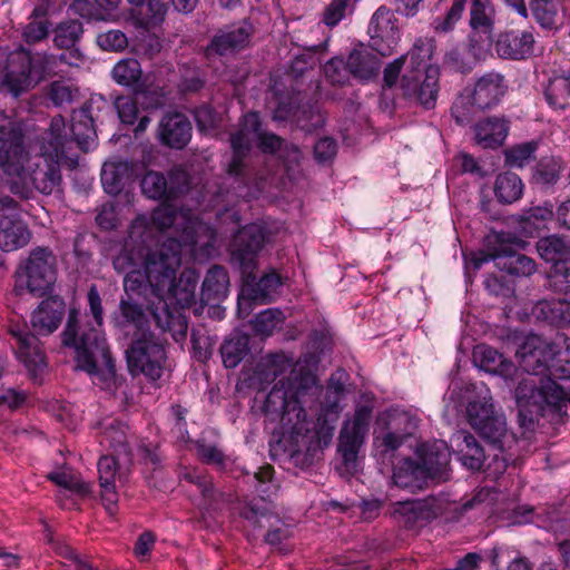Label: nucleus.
I'll list each match as a JSON object with an SVG mask.
<instances>
[{
	"label": "nucleus",
	"instance_id": "1",
	"mask_svg": "<svg viewBox=\"0 0 570 570\" xmlns=\"http://www.w3.org/2000/svg\"><path fill=\"white\" fill-rule=\"evenodd\" d=\"M289 368L287 377L279 379L267 394L264 413L271 421H279L281 434L292 445L293 456L301 453L311 454L327 446L333 438L334 425L326 420L318 425L307 419L303 404L306 397H317L321 386L316 376L305 367H293L284 355L272 360L271 372L274 377Z\"/></svg>",
	"mask_w": 570,
	"mask_h": 570
},
{
	"label": "nucleus",
	"instance_id": "2",
	"mask_svg": "<svg viewBox=\"0 0 570 570\" xmlns=\"http://www.w3.org/2000/svg\"><path fill=\"white\" fill-rule=\"evenodd\" d=\"M94 100L86 101L78 110H73L71 126L68 129L65 118L57 115L51 118L48 129L39 139V147L53 157H68L72 155L73 145L82 151H88L96 141Z\"/></svg>",
	"mask_w": 570,
	"mask_h": 570
},
{
	"label": "nucleus",
	"instance_id": "3",
	"mask_svg": "<svg viewBox=\"0 0 570 570\" xmlns=\"http://www.w3.org/2000/svg\"><path fill=\"white\" fill-rule=\"evenodd\" d=\"M61 338L63 346L75 348L78 368L94 375L98 373V362L101 361L108 374L115 375V362L106 338L97 330L81 326L79 309H69Z\"/></svg>",
	"mask_w": 570,
	"mask_h": 570
},
{
	"label": "nucleus",
	"instance_id": "4",
	"mask_svg": "<svg viewBox=\"0 0 570 570\" xmlns=\"http://www.w3.org/2000/svg\"><path fill=\"white\" fill-rule=\"evenodd\" d=\"M528 242L511 232H492L485 237L484 248L474 253L471 263L475 269L493 261L500 271L512 276H530L535 272V262L519 253Z\"/></svg>",
	"mask_w": 570,
	"mask_h": 570
},
{
	"label": "nucleus",
	"instance_id": "5",
	"mask_svg": "<svg viewBox=\"0 0 570 570\" xmlns=\"http://www.w3.org/2000/svg\"><path fill=\"white\" fill-rule=\"evenodd\" d=\"M142 269L149 278V286L157 296H164V289L173 287V277L180 266V244L169 238L163 244L154 243L151 239L144 243Z\"/></svg>",
	"mask_w": 570,
	"mask_h": 570
},
{
	"label": "nucleus",
	"instance_id": "6",
	"mask_svg": "<svg viewBox=\"0 0 570 570\" xmlns=\"http://www.w3.org/2000/svg\"><path fill=\"white\" fill-rule=\"evenodd\" d=\"M49 60L45 53H31L23 47L10 52L0 71L2 85L14 96L38 85L48 71Z\"/></svg>",
	"mask_w": 570,
	"mask_h": 570
},
{
	"label": "nucleus",
	"instance_id": "7",
	"mask_svg": "<svg viewBox=\"0 0 570 570\" xmlns=\"http://www.w3.org/2000/svg\"><path fill=\"white\" fill-rule=\"evenodd\" d=\"M470 426L495 450L503 451L511 436L504 414L497 409L491 396H478L465 409Z\"/></svg>",
	"mask_w": 570,
	"mask_h": 570
},
{
	"label": "nucleus",
	"instance_id": "8",
	"mask_svg": "<svg viewBox=\"0 0 570 570\" xmlns=\"http://www.w3.org/2000/svg\"><path fill=\"white\" fill-rule=\"evenodd\" d=\"M508 90L502 73L490 71L480 77L474 85L471 97H459L451 107V114L460 125L470 122L472 108L489 109L497 106Z\"/></svg>",
	"mask_w": 570,
	"mask_h": 570
},
{
	"label": "nucleus",
	"instance_id": "9",
	"mask_svg": "<svg viewBox=\"0 0 570 570\" xmlns=\"http://www.w3.org/2000/svg\"><path fill=\"white\" fill-rule=\"evenodd\" d=\"M127 365L130 374H144L149 380L160 379L166 361L164 342L154 333L145 337L131 338L126 351Z\"/></svg>",
	"mask_w": 570,
	"mask_h": 570
},
{
	"label": "nucleus",
	"instance_id": "10",
	"mask_svg": "<svg viewBox=\"0 0 570 570\" xmlns=\"http://www.w3.org/2000/svg\"><path fill=\"white\" fill-rule=\"evenodd\" d=\"M372 411L368 404L357 405L353 419L346 421L340 432L338 452L348 473L357 471V454L368 432Z\"/></svg>",
	"mask_w": 570,
	"mask_h": 570
},
{
	"label": "nucleus",
	"instance_id": "11",
	"mask_svg": "<svg viewBox=\"0 0 570 570\" xmlns=\"http://www.w3.org/2000/svg\"><path fill=\"white\" fill-rule=\"evenodd\" d=\"M515 403L520 410L530 414L541 413L544 405L558 406L564 399V387L551 381L523 377L514 390Z\"/></svg>",
	"mask_w": 570,
	"mask_h": 570
},
{
	"label": "nucleus",
	"instance_id": "12",
	"mask_svg": "<svg viewBox=\"0 0 570 570\" xmlns=\"http://www.w3.org/2000/svg\"><path fill=\"white\" fill-rule=\"evenodd\" d=\"M413 75L405 73L401 80V90L405 99L421 105L425 109L435 107L439 94L438 69L426 67L423 59L415 66Z\"/></svg>",
	"mask_w": 570,
	"mask_h": 570
},
{
	"label": "nucleus",
	"instance_id": "13",
	"mask_svg": "<svg viewBox=\"0 0 570 570\" xmlns=\"http://www.w3.org/2000/svg\"><path fill=\"white\" fill-rule=\"evenodd\" d=\"M22 269L30 294L42 297L51 292L56 282V257L48 247L32 249Z\"/></svg>",
	"mask_w": 570,
	"mask_h": 570
},
{
	"label": "nucleus",
	"instance_id": "14",
	"mask_svg": "<svg viewBox=\"0 0 570 570\" xmlns=\"http://www.w3.org/2000/svg\"><path fill=\"white\" fill-rule=\"evenodd\" d=\"M268 238L266 226L257 223L248 224L236 233L232 245V259L240 266L242 273L255 268L257 254Z\"/></svg>",
	"mask_w": 570,
	"mask_h": 570
},
{
	"label": "nucleus",
	"instance_id": "15",
	"mask_svg": "<svg viewBox=\"0 0 570 570\" xmlns=\"http://www.w3.org/2000/svg\"><path fill=\"white\" fill-rule=\"evenodd\" d=\"M153 229L148 226L145 217L136 218L129 227L128 238L121 250L114 257L112 265L118 273L141 267L144 243L151 239Z\"/></svg>",
	"mask_w": 570,
	"mask_h": 570
},
{
	"label": "nucleus",
	"instance_id": "16",
	"mask_svg": "<svg viewBox=\"0 0 570 570\" xmlns=\"http://www.w3.org/2000/svg\"><path fill=\"white\" fill-rule=\"evenodd\" d=\"M27 153L21 129L12 122L0 125V167L9 176L22 177Z\"/></svg>",
	"mask_w": 570,
	"mask_h": 570
},
{
	"label": "nucleus",
	"instance_id": "17",
	"mask_svg": "<svg viewBox=\"0 0 570 570\" xmlns=\"http://www.w3.org/2000/svg\"><path fill=\"white\" fill-rule=\"evenodd\" d=\"M11 345L18 360L23 363L30 375L36 379L46 367L45 354L36 334L26 326L13 324L8 328Z\"/></svg>",
	"mask_w": 570,
	"mask_h": 570
},
{
	"label": "nucleus",
	"instance_id": "18",
	"mask_svg": "<svg viewBox=\"0 0 570 570\" xmlns=\"http://www.w3.org/2000/svg\"><path fill=\"white\" fill-rule=\"evenodd\" d=\"M556 347H559L557 337L553 342L548 343L537 335L528 336L515 353L520 367L531 375L547 376Z\"/></svg>",
	"mask_w": 570,
	"mask_h": 570
},
{
	"label": "nucleus",
	"instance_id": "19",
	"mask_svg": "<svg viewBox=\"0 0 570 570\" xmlns=\"http://www.w3.org/2000/svg\"><path fill=\"white\" fill-rule=\"evenodd\" d=\"M254 33V27L247 20L219 28L206 47V56H227L246 48Z\"/></svg>",
	"mask_w": 570,
	"mask_h": 570
},
{
	"label": "nucleus",
	"instance_id": "20",
	"mask_svg": "<svg viewBox=\"0 0 570 570\" xmlns=\"http://www.w3.org/2000/svg\"><path fill=\"white\" fill-rule=\"evenodd\" d=\"M41 157L30 166L29 179L33 187L45 195L61 193L60 164L67 160L73 161L77 156L53 157L40 149Z\"/></svg>",
	"mask_w": 570,
	"mask_h": 570
},
{
	"label": "nucleus",
	"instance_id": "21",
	"mask_svg": "<svg viewBox=\"0 0 570 570\" xmlns=\"http://www.w3.org/2000/svg\"><path fill=\"white\" fill-rule=\"evenodd\" d=\"M191 122L188 117L181 112H166L157 128L159 141L173 149H183L191 139Z\"/></svg>",
	"mask_w": 570,
	"mask_h": 570
},
{
	"label": "nucleus",
	"instance_id": "22",
	"mask_svg": "<svg viewBox=\"0 0 570 570\" xmlns=\"http://www.w3.org/2000/svg\"><path fill=\"white\" fill-rule=\"evenodd\" d=\"M417 453L419 462L431 480L438 482L449 480L451 454L443 441L422 444Z\"/></svg>",
	"mask_w": 570,
	"mask_h": 570
},
{
	"label": "nucleus",
	"instance_id": "23",
	"mask_svg": "<svg viewBox=\"0 0 570 570\" xmlns=\"http://www.w3.org/2000/svg\"><path fill=\"white\" fill-rule=\"evenodd\" d=\"M534 38L530 31L507 30L498 35L494 49L502 59L523 60L533 52Z\"/></svg>",
	"mask_w": 570,
	"mask_h": 570
},
{
	"label": "nucleus",
	"instance_id": "24",
	"mask_svg": "<svg viewBox=\"0 0 570 570\" xmlns=\"http://www.w3.org/2000/svg\"><path fill=\"white\" fill-rule=\"evenodd\" d=\"M443 511L442 500L430 495L421 500L399 502L395 513L402 517L404 525L412 528L420 521L436 519Z\"/></svg>",
	"mask_w": 570,
	"mask_h": 570
},
{
	"label": "nucleus",
	"instance_id": "25",
	"mask_svg": "<svg viewBox=\"0 0 570 570\" xmlns=\"http://www.w3.org/2000/svg\"><path fill=\"white\" fill-rule=\"evenodd\" d=\"M485 51L481 39L475 38V35H469L466 50L463 51L459 48L448 50L443 58V65L452 71L469 73L482 59Z\"/></svg>",
	"mask_w": 570,
	"mask_h": 570
},
{
	"label": "nucleus",
	"instance_id": "26",
	"mask_svg": "<svg viewBox=\"0 0 570 570\" xmlns=\"http://www.w3.org/2000/svg\"><path fill=\"white\" fill-rule=\"evenodd\" d=\"M65 302L58 296L43 299L31 315V324L39 335H49L60 325L65 314Z\"/></svg>",
	"mask_w": 570,
	"mask_h": 570
},
{
	"label": "nucleus",
	"instance_id": "27",
	"mask_svg": "<svg viewBox=\"0 0 570 570\" xmlns=\"http://www.w3.org/2000/svg\"><path fill=\"white\" fill-rule=\"evenodd\" d=\"M252 272L253 269L243 273L245 275L242 288L243 298L259 303H269L282 284L279 276L275 272H271L257 279Z\"/></svg>",
	"mask_w": 570,
	"mask_h": 570
},
{
	"label": "nucleus",
	"instance_id": "28",
	"mask_svg": "<svg viewBox=\"0 0 570 570\" xmlns=\"http://www.w3.org/2000/svg\"><path fill=\"white\" fill-rule=\"evenodd\" d=\"M229 275L222 265H213L206 273L202 284L200 299L206 305H216L227 297Z\"/></svg>",
	"mask_w": 570,
	"mask_h": 570
},
{
	"label": "nucleus",
	"instance_id": "29",
	"mask_svg": "<svg viewBox=\"0 0 570 570\" xmlns=\"http://www.w3.org/2000/svg\"><path fill=\"white\" fill-rule=\"evenodd\" d=\"M252 141V136L239 129L230 135L233 157L228 164L227 174L243 185H246L248 180V174L244 159L250 151Z\"/></svg>",
	"mask_w": 570,
	"mask_h": 570
},
{
	"label": "nucleus",
	"instance_id": "30",
	"mask_svg": "<svg viewBox=\"0 0 570 570\" xmlns=\"http://www.w3.org/2000/svg\"><path fill=\"white\" fill-rule=\"evenodd\" d=\"M431 480L419 461L411 458L403 459L394 468L393 482L396 487L411 491L422 490Z\"/></svg>",
	"mask_w": 570,
	"mask_h": 570
},
{
	"label": "nucleus",
	"instance_id": "31",
	"mask_svg": "<svg viewBox=\"0 0 570 570\" xmlns=\"http://www.w3.org/2000/svg\"><path fill=\"white\" fill-rule=\"evenodd\" d=\"M495 10L490 0H472L470 8L469 26L470 35H475L480 39L484 35L488 41L492 40L494 30Z\"/></svg>",
	"mask_w": 570,
	"mask_h": 570
},
{
	"label": "nucleus",
	"instance_id": "32",
	"mask_svg": "<svg viewBox=\"0 0 570 570\" xmlns=\"http://www.w3.org/2000/svg\"><path fill=\"white\" fill-rule=\"evenodd\" d=\"M119 311L121 316L119 325L122 330L132 328L131 338L145 337L153 333L149 328L148 315L140 304L131 299H121Z\"/></svg>",
	"mask_w": 570,
	"mask_h": 570
},
{
	"label": "nucleus",
	"instance_id": "33",
	"mask_svg": "<svg viewBox=\"0 0 570 570\" xmlns=\"http://www.w3.org/2000/svg\"><path fill=\"white\" fill-rule=\"evenodd\" d=\"M473 356L482 370L491 374L500 375L505 380L512 379L517 372L515 365L491 346H478Z\"/></svg>",
	"mask_w": 570,
	"mask_h": 570
},
{
	"label": "nucleus",
	"instance_id": "34",
	"mask_svg": "<svg viewBox=\"0 0 570 570\" xmlns=\"http://www.w3.org/2000/svg\"><path fill=\"white\" fill-rule=\"evenodd\" d=\"M346 60L348 72L356 79L367 81L379 75L380 58L363 46L351 51Z\"/></svg>",
	"mask_w": 570,
	"mask_h": 570
},
{
	"label": "nucleus",
	"instance_id": "35",
	"mask_svg": "<svg viewBox=\"0 0 570 570\" xmlns=\"http://www.w3.org/2000/svg\"><path fill=\"white\" fill-rule=\"evenodd\" d=\"M134 174V166L124 160L107 161L101 168V184L109 195H118L130 181Z\"/></svg>",
	"mask_w": 570,
	"mask_h": 570
},
{
	"label": "nucleus",
	"instance_id": "36",
	"mask_svg": "<svg viewBox=\"0 0 570 570\" xmlns=\"http://www.w3.org/2000/svg\"><path fill=\"white\" fill-rule=\"evenodd\" d=\"M453 441L456 443V454L461 463L470 470H480L484 463L485 454L475 436L468 431H459Z\"/></svg>",
	"mask_w": 570,
	"mask_h": 570
},
{
	"label": "nucleus",
	"instance_id": "37",
	"mask_svg": "<svg viewBox=\"0 0 570 570\" xmlns=\"http://www.w3.org/2000/svg\"><path fill=\"white\" fill-rule=\"evenodd\" d=\"M31 237L28 226L20 219L0 218V248L11 252L26 246Z\"/></svg>",
	"mask_w": 570,
	"mask_h": 570
},
{
	"label": "nucleus",
	"instance_id": "38",
	"mask_svg": "<svg viewBox=\"0 0 570 570\" xmlns=\"http://www.w3.org/2000/svg\"><path fill=\"white\" fill-rule=\"evenodd\" d=\"M151 316L156 326L163 332L170 333L176 342H181L186 338L188 322L183 314L173 313L169 311L167 304H163L151 309Z\"/></svg>",
	"mask_w": 570,
	"mask_h": 570
},
{
	"label": "nucleus",
	"instance_id": "39",
	"mask_svg": "<svg viewBox=\"0 0 570 570\" xmlns=\"http://www.w3.org/2000/svg\"><path fill=\"white\" fill-rule=\"evenodd\" d=\"M198 275L193 269L181 272L178 281L173 277V287L164 289V295L174 298L181 307H190L195 303Z\"/></svg>",
	"mask_w": 570,
	"mask_h": 570
},
{
	"label": "nucleus",
	"instance_id": "40",
	"mask_svg": "<svg viewBox=\"0 0 570 570\" xmlns=\"http://www.w3.org/2000/svg\"><path fill=\"white\" fill-rule=\"evenodd\" d=\"M557 340L559 347L554 350L546 381L559 384L558 381H570V338L563 333H558Z\"/></svg>",
	"mask_w": 570,
	"mask_h": 570
},
{
	"label": "nucleus",
	"instance_id": "41",
	"mask_svg": "<svg viewBox=\"0 0 570 570\" xmlns=\"http://www.w3.org/2000/svg\"><path fill=\"white\" fill-rule=\"evenodd\" d=\"M508 131L509 126L505 119L492 117L478 124L475 137L484 148H497L503 144Z\"/></svg>",
	"mask_w": 570,
	"mask_h": 570
},
{
	"label": "nucleus",
	"instance_id": "42",
	"mask_svg": "<svg viewBox=\"0 0 570 570\" xmlns=\"http://www.w3.org/2000/svg\"><path fill=\"white\" fill-rule=\"evenodd\" d=\"M533 315L550 325H570V303L563 299L541 301L533 308Z\"/></svg>",
	"mask_w": 570,
	"mask_h": 570
},
{
	"label": "nucleus",
	"instance_id": "43",
	"mask_svg": "<svg viewBox=\"0 0 570 570\" xmlns=\"http://www.w3.org/2000/svg\"><path fill=\"white\" fill-rule=\"evenodd\" d=\"M379 422L384 424L385 429L409 439L412 436L419 426V419L411 412L393 409L386 411L379 417Z\"/></svg>",
	"mask_w": 570,
	"mask_h": 570
},
{
	"label": "nucleus",
	"instance_id": "44",
	"mask_svg": "<svg viewBox=\"0 0 570 570\" xmlns=\"http://www.w3.org/2000/svg\"><path fill=\"white\" fill-rule=\"evenodd\" d=\"M493 189L498 202L509 205L522 197L524 185L517 174L505 171L497 176Z\"/></svg>",
	"mask_w": 570,
	"mask_h": 570
},
{
	"label": "nucleus",
	"instance_id": "45",
	"mask_svg": "<svg viewBox=\"0 0 570 570\" xmlns=\"http://www.w3.org/2000/svg\"><path fill=\"white\" fill-rule=\"evenodd\" d=\"M537 250L546 262L557 264L570 258V238L560 235H550L537 242Z\"/></svg>",
	"mask_w": 570,
	"mask_h": 570
},
{
	"label": "nucleus",
	"instance_id": "46",
	"mask_svg": "<svg viewBox=\"0 0 570 570\" xmlns=\"http://www.w3.org/2000/svg\"><path fill=\"white\" fill-rule=\"evenodd\" d=\"M239 517L247 521L248 527L254 531L265 527H273V520L279 523V518L266 502L261 504L259 502L252 501L245 504L239 511Z\"/></svg>",
	"mask_w": 570,
	"mask_h": 570
},
{
	"label": "nucleus",
	"instance_id": "47",
	"mask_svg": "<svg viewBox=\"0 0 570 570\" xmlns=\"http://www.w3.org/2000/svg\"><path fill=\"white\" fill-rule=\"evenodd\" d=\"M248 344L249 338L245 334H236L225 340L220 346V355L225 367H236L248 354Z\"/></svg>",
	"mask_w": 570,
	"mask_h": 570
},
{
	"label": "nucleus",
	"instance_id": "48",
	"mask_svg": "<svg viewBox=\"0 0 570 570\" xmlns=\"http://www.w3.org/2000/svg\"><path fill=\"white\" fill-rule=\"evenodd\" d=\"M544 97L548 105L558 110H564L570 106V77L559 76L552 78L546 90Z\"/></svg>",
	"mask_w": 570,
	"mask_h": 570
},
{
	"label": "nucleus",
	"instance_id": "49",
	"mask_svg": "<svg viewBox=\"0 0 570 570\" xmlns=\"http://www.w3.org/2000/svg\"><path fill=\"white\" fill-rule=\"evenodd\" d=\"M562 163L554 157L541 158L533 168L532 180L534 184L549 187L553 186L560 178Z\"/></svg>",
	"mask_w": 570,
	"mask_h": 570
},
{
	"label": "nucleus",
	"instance_id": "50",
	"mask_svg": "<svg viewBox=\"0 0 570 570\" xmlns=\"http://www.w3.org/2000/svg\"><path fill=\"white\" fill-rule=\"evenodd\" d=\"M534 20L544 29H557L560 20L558 7L553 0H529Z\"/></svg>",
	"mask_w": 570,
	"mask_h": 570
},
{
	"label": "nucleus",
	"instance_id": "51",
	"mask_svg": "<svg viewBox=\"0 0 570 570\" xmlns=\"http://www.w3.org/2000/svg\"><path fill=\"white\" fill-rule=\"evenodd\" d=\"M142 70L140 62L135 58L119 60L112 68V79L121 86L131 87L141 79Z\"/></svg>",
	"mask_w": 570,
	"mask_h": 570
},
{
	"label": "nucleus",
	"instance_id": "52",
	"mask_svg": "<svg viewBox=\"0 0 570 570\" xmlns=\"http://www.w3.org/2000/svg\"><path fill=\"white\" fill-rule=\"evenodd\" d=\"M421 50L422 48L415 43L413 49L410 50L406 55H402L385 66L383 70V89H391L397 83L400 73L409 58L411 63L414 67L416 66V63L420 61L419 59Z\"/></svg>",
	"mask_w": 570,
	"mask_h": 570
},
{
	"label": "nucleus",
	"instance_id": "53",
	"mask_svg": "<svg viewBox=\"0 0 570 570\" xmlns=\"http://www.w3.org/2000/svg\"><path fill=\"white\" fill-rule=\"evenodd\" d=\"M82 33L83 27L79 20L62 21L55 29L53 42L60 49H71L78 43Z\"/></svg>",
	"mask_w": 570,
	"mask_h": 570
},
{
	"label": "nucleus",
	"instance_id": "54",
	"mask_svg": "<svg viewBox=\"0 0 570 570\" xmlns=\"http://www.w3.org/2000/svg\"><path fill=\"white\" fill-rule=\"evenodd\" d=\"M538 141L531 140L514 145L504 150L505 165L512 168H523L530 161L535 159Z\"/></svg>",
	"mask_w": 570,
	"mask_h": 570
},
{
	"label": "nucleus",
	"instance_id": "55",
	"mask_svg": "<svg viewBox=\"0 0 570 570\" xmlns=\"http://www.w3.org/2000/svg\"><path fill=\"white\" fill-rule=\"evenodd\" d=\"M79 96V89L65 80H55L48 88V98L56 107L70 105L77 100Z\"/></svg>",
	"mask_w": 570,
	"mask_h": 570
},
{
	"label": "nucleus",
	"instance_id": "56",
	"mask_svg": "<svg viewBox=\"0 0 570 570\" xmlns=\"http://www.w3.org/2000/svg\"><path fill=\"white\" fill-rule=\"evenodd\" d=\"M141 190L150 199L169 200L168 186L166 185V176L158 171H148L141 179Z\"/></svg>",
	"mask_w": 570,
	"mask_h": 570
},
{
	"label": "nucleus",
	"instance_id": "57",
	"mask_svg": "<svg viewBox=\"0 0 570 570\" xmlns=\"http://www.w3.org/2000/svg\"><path fill=\"white\" fill-rule=\"evenodd\" d=\"M299 104V95L286 94L278 96L276 107L273 110V119L275 121L294 120L297 122Z\"/></svg>",
	"mask_w": 570,
	"mask_h": 570
},
{
	"label": "nucleus",
	"instance_id": "58",
	"mask_svg": "<svg viewBox=\"0 0 570 570\" xmlns=\"http://www.w3.org/2000/svg\"><path fill=\"white\" fill-rule=\"evenodd\" d=\"M549 287L556 293L569 294L570 257L553 264L549 273Z\"/></svg>",
	"mask_w": 570,
	"mask_h": 570
},
{
	"label": "nucleus",
	"instance_id": "59",
	"mask_svg": "<svg viewBox=\"0 0 570 570\" xmlns=\"http://www.w3.org/2000/svg\"><path fill=\"white\" fill-rule=\"evenodd\" d=\"M104 441L117 452H128L127 426L120 421L114 420L105 428Z\"/></svg>",
	"mask_w": 570,
	"mask_h": 570
},
{
	"label": "nucleus",
	"instance_id": "60",
	"mask_svg": "<svg viewBox=\"0 0 570 570\" xmlns=\"http://www.w3.org/2000/svg\"><path fill=\"white\" fill-rule=\"evenodd\" d=\"M283 320L284 315L281 309L267 308L256 315L253 322V328L256 333L271 335Z\"/></svg>",
	"mask_w": 570,
	"mask_h": 570
},
{
	"label": "nucleus",
	"instance_id": "61",
	"mask_svg": "<svg viewBox=\"0 0 570 570\" xmlns=\"http://www.w3.org/2000/svg\"><path fill=\"white\" fill-rule=\"evenodd\" d=\"M166 185L170 199H175L188 190L189 175L183 167L176 166L168 171Z\"/></svg>",
	"mask_w": 570,
	"mask_h": 570
},
{
	"label": "nucleus",
	"instance_id": "62",
	"mask_svg": "<svg viewBox=\"0 0 570 570\" xmlns=\"http://www.w3.org/2000/svg\"><path fill=\"white\" fill-rule=\"evenodd\" d=\"M466 0H453L451 8L443 18H438L433 22L435 32H449L453 30L455 23L461 19L465 8Z\"/></svg>",
	"mask_w": 570,
	"mask_h": 570
},
{
	"label": "nucleus",
	"instance_id": "63",
	"mask_svg": "<svg viewBox=\"0 0 570 570\" xmlns=\"http://www.w3.org/2000/svg\"><path fill=\"white\" fill-rule=\"evenodd\" d=\"M97 45L106 51H121L128 46L127 36L117 29L101 32L97 36Z\"/></svg>",
	"mask_w": 570,
	"mask_h": 570
},
{
	"label": "nucleus",
	"instance_id": "64",
	"mask_svg": "<svg viewBox=\"0 0 570 570\" xmlns=\"http://www.w3.org/2000/svg\"><path fill=\"white\" fill-rule=\"evenodd\" d=\"M190 341L194 356L197 361L205 362L212 356L214 342L205 332L193 330Z\"/></svg>",
	"mask_w": 570,
	"mask_h": 570
}]
</instances>
